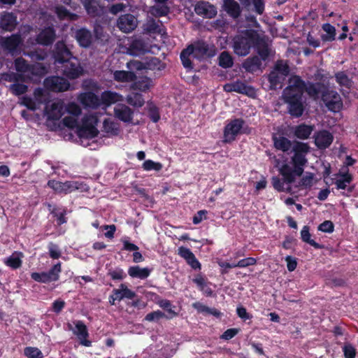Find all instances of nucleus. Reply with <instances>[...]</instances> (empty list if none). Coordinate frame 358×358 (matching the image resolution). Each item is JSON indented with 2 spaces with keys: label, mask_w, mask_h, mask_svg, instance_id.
<instances>
[{
  "label": "nucleus",
  "mask_w": 358,
  "mask_h": 358,
  "mask_svg": "<svg viewBox=\"0 0 358 358\" xmlns=\"http://www.w3.org/2000/svg\"><path fill=\"white\" fill-rule=\"evenodd\" d=\"M314 130V125H308L305 123L299 124L294 128V135L301 140L308 139Z\"/></svg>",
  "instance_id": "obj_27"
},
{
  "label": "nucleus",
  "mask_w": 358,
  "mask_h": 358,
  "mask_svg": "<svg viewBox=\"0 0 358 358\" xmlns=\"http://www.w3.org/2000/svg\"><path fill=\"white\" fill-rule=\"evenodd\" d=\"M98 129L92 124H88L87 120L83 121V126L78 129V135L81 137L86 136L93 138L98 136Z\"/></svg>",
  "instance_id": "obj_33"
},
{
  "label": "nucleus",
  "mask_w": 358,
  "mask_h": 358,
  "mask_svg": "<svg viewBox=\"0 0 358 358\" xmlns=\"http://www.w3.org/2000/svg\"><path fill=\"white\" fill-rule=\"evenodd\" d=\"M31 77L29 75H24L23 73H12L10 74H7L6 80L8 82H13V83H20V82H27L28 80H31Z\"/></svg>",
  "instance_id": "obj_51"
},
{
  "label": "nucleus",
  "mask_w": 358,
  "mask_h": 358,
  "mask_svg": "<svg viewBox=\"0 0 358 358\" xmlns=\"http://www.w3.org/2000/svg\"><path fill=\"white\" fill-rule=\"evenodd\" d=\"M9 91L15 96H20L28 91V86L25 84L16 83L10 85Z\"/></svg>",
  "instance_id": "obj_52"
},
{
  "label": "nucleus",
  "mask_w": 358,
  "mask_h": 358,
  "mask_svg": "<svg viewBox=\"0 0 358 358\" xmlns=\"http://www.w3.org/2000/svg\"><path fill=\"white\" fill-rule=\"evenodd\" d=\"M23 38L20 34H13L9 36L0 38V47L3 52L12 56L20 54Z\"/></svg>",
  "instance_id": "obj_4"
},
{
  "label": "nucleus",
  "mask_w": 358,
  "mask_h": 358,
  "mask_svg": "<svg viewBox=\"0 0 358 358\" xmlns=\"http://www.w3.org/2000/svg\"><path fill=\"white\" fill-rule=\"evenodd\" d=\"M17 25V15L13 12L4 11L0 16V29L5 31H13Z\"/></svg>",
  "instance_id": "obj_15"
},
{
  "label": "nucleus",
  "mask_w": 358,
  "mask_h": 358,
  "mask_svg": "<svg viewBox=\"0 0 358 358\" xmlns=\"http://www.w3.org/2000/svg\"><path fill=\"white\" fill-rule=\"evenodd\" d=\"M23 254L21 252H14L10 256L3 259L4 264L13 270L20 268L22 264V258Z\"/></svg>",
  "instance_id": "obj_30"
},
{
  "label": "nucleus",
  "mask_w": 358,
  "mask_h": 358,
  "mask_svg": "<svg viewBox=\"0 0 358 358\" xmlns=\"http://www.w3.org/2000/svg\"><path fill=\"white\" fill-rule=\"evenodd\" d=\"M55 13L60 20H76L78 15L70 12L65 6H59L56 7Z\"/></svg>",
  "instance_id": "obj_47"
},
{
  "label": "nucleus",
  "mask_w": 358,
  "mask_h": 358,
  "mask_svg": "<svg viewBox=\"0 0 358 358\" xmlns=\"http://www.w3.org/2000/svg\"><path fill=\"white\" fill-rule=\"evenodd\" d=\"M322 100L329 111L337 113L343 108V101L340 94L334 91L326 89L322 92Z\"/></svg>",
  "instance_id": "obj_7"
},
{
  "label": "nucleus",
  "mask_w": 358,
  "mask_h": 358,
  "mask_svg": "<svg viewBox=\"0 0 358 358\" xmlns=\"http://www.w3.org/2000/svg\"><path fill=\"white\" fill-rule=\"evenodd\" d=\"M233 64V59L228 52L224 51L220 55L219 65L221 67L227 69L231 67Z\"/></svg>",
  "instance_id": "obj_54"
},
{
  "label": "nucleus",
  "mask_w": 358,
  "mask_h": 358,
  "mask_svg": "<svg viewBox=\"0 0 358 358\" xmlns=\"http://www.w3.org/2000/svg\"><path fill=\"white\" fill-rule=\"evenodd\" d=\"M103 131L110 136H117L120 133V125L117 122L107 118L103 122Z\"/></svg>",
  "instance_id": "obj_43"
},
{
  "label": "nucleus",
  "mask_w": 358,
  "mask_h": 358,
  "mask_svg": "<svg viewBox=\"0 0 358 358\" xmlns=\"http://www.w3.org/2000/svg\"><path fill=\"white\" fill-rule=\"evenodd\" d=\"M117 26L122 31L129 33L136 27L137 20L132 14H124L118 18Z\"/></svg>",
  "instance_id": "obj_16"
},
{
  "label": "nucleus",
  "mask_w": 358,
  "mask_h": 358,
  "mask_svg": "<svg viewBox=\"0 0 358 358\" xmlns=\"http://www.w3.org/2000/svg\"><path fill=\"white\" fill-rule=\"evenodd\" d=\"M78 100L85 108L96 109L101 105L99 97L92 92L81 93L78 96Z\"/></svg>",
  "instance_id": "obj_19"
},
{
  "label": "nucleus",
  "mask_w": 358,
  "mask_h": 358,
  "mask_svg": "<svg viewBox=\"0 0 358 358\" xmlns=\"http://www.w3.org/2000/svg\"><path fill=\"white\" fill-rule=\"evenodd\" d=\"M336 81L342 87L350 89L352 86V80L344 71H338L335 74Z\"/></svg>",
  "instance_id": "obj_53"
},
{
  "label": "nucleus",
  "mask_w": 358,
  "mask_h": 358,
  "mask_svg": "<svg viewBox=\"0 0 358 358\" xmlns=\"http://www.w3.org/2000/svg\"><path fill=\"white\" fill-rule=\"evenodd\" d=\"M56 37L55 29L48 27L43 29L37 36L36 41L37 43L42 45H50L53 43Z\"/></svg>",
  "instance_id": "obj_22"
},
{
  "label": "nucleus",
  "mask_w": 358,
  "mask_h": 358,
  "mask_svg": "<svg viewBox=\"0 0 358 358\" xmlns=\"http://www.w3.org/2000/svg\"><path fill=\"white\" fill-rule=\"evenodd\" d=\"M337 176L340 178L337 179L334 184L337 189L347 190L346 193H343V195L349 196L355 189V185H350L353 180V176L349 172V169L345 171H339Z\"/></svg>",
  "instance_id": "obj_11"
},
{
  "label": "nucleus",
  "mask_w": 358,
  "mask_h": 358,
  "mask_svg": "<svg viewBox=\"0 0 358 358\" xmlns=\"http://www.w3.org/2000/svg\"><path fill=\"white\" fill-rule=\"evenodd\" d=\"M95 40L101 45H106L109 41V35L104 31L102 26L96 24L94 27Z\"/></svg>",
  "instance_id": "obj_45"
},
{
  "label": "nucleus",
  "mask_w": 358,
  "mask_h": 358,
  "mask_svg": "<svg viewBox=\"0 0 358 358\" xmlns=\"http://www.w3.org/2000/svg\"><path fill=\"white\" fill-rule=\"evenodd\" d=\"M44 87L54 92H62L67 91L70 87L69 82L63 77L49 76L43 81Z\"/></svg>",
  "instance_id": "obj_9"
},
{
  "label": "nucleus",
  "mask_w": 358,
  "mask_h": 358,
  "mask_svg": "<svg viewBox=\"0 0 358 358\" xmlns=\"http://www.w3.org/2000/svg\"><path fill=\"white\" fill-rule=\"evenodd\" d=\"M127 102L134 107H141L145 103L143 95L138 92H131L127 96Z\"/></svg>",
  "instance_id": "obj_48"
},
{
  "label": "nucleus",
  "mask_w": 358,
  "mask_h": 358,
  "mask_svg": "<svg viewBox=\"0 0 358 358\" xmlns=\"http://www.w3.org/2000/svg\"><path fill=\"white\" fill-rule=\"evenodd\" d=\"M142 168L146 171L152 170L159 171L162 169L163 166L160 162H155L151 159H147L143 163Z\"/></svg>",
  "instance_id": "obj_57"
},
{
  "label": "nucleus",
  "mask_w": 358,
  "mask_h": 358,
  "mask_svg": "<svg viewBox=\"0 0 358 358\" xmlns=\"http://www.w3.org/2000/svg\"><path fill=\"white\" fill-rule=\"evenodd\" d=\"M252 128L249 127L242 118L231 120L224 127L223 140L225 143L234 141L238 135L250 134Z\"/></svg>",
  "instance_id": "obj_2"
},
{
  "label": "nucleus",
  "mask_w": 358,
  "mask_h": 358,
  "mask_svg": "<svg viewBox=\"0 0 358 358\" xmlns=\"http://www.w3.org/2000/svg\"><path fill=\"white\" fill-rule=\"evenodd\" d=\"M189 45L193 46L194 57L198 59L212 58L216 55V48L203 40H199Z\"/></svg>",
  "instance_id": "obj_8"
},
{
  "label": "nucleus",
  "mask_w": 358,
  "mask_h": 358,
  "mask_svg": "<svg viewBox=\"0 0 358 358\" xmlns=\"http://www.w3.org/2000/svg\"><path fill=\"white\" fill-rule=\"evenodd\" d=\"M62 272L61 262L55 264L48 271L33 272L31 273V278L40 283H50L57 281Z\"/></svg>",
  "instance_id": "obj_6"
},
{
  "label": "nucleus",
  "mask_w": 358,
  "mask_h": 358,
  "mask_svg": "<svg viewBox=\"0 0 358 358\" xmlns=\"http://www.w3.org/2000/svg\"><path fill=\"white\" fill-rule=\"evenodd\" d=\"M301 238L304 243H308L315 249H322L324 245L315 242L311 239V234L310 233V228L308 226H304L301 231Z\"/></svg>",
  "instance_id": "obj_42"
},
{
  "label": "nucleus",
  "mask_w": 358,
  "mask_h": 358,
  "mask_svg": "<svg viewBox=\"0 0 358 358\" xmlns=\"http://www.w3.org/2000/svg\"><path fill=\"white\" fill-rule=\"evenodd\" d=\"M14 65L15 70L19 73H28L29 70L30 64L22 57L16 58L14 61Z\"/></svg>",
  "instance_id": "obj_55"
},
{
  "label": "nucleus",
  "mask_w": 358,
  "mask_h": 358,
  "mask_svg": "<svg viewBox=\"0 0 358 358\" xmlns=\"http://www.w3.org/2000/svg\"><path fill=\"white\" fill-rule=\"evenodd\" d=\"M228 23L227 20L223 18H217V20H214L211 22V27L215 29V30H217L220 32H224L226 29L227 28Z\"/></svg>",
  "instance_id": "obj_62"
},
{
  "label": "nucleus",
  "mask_w": 358,
  "mask_h": 358,
  "mask_svg": "<svg viewBox=\"0 0 358 358\" xmlns=\"http://www.w3.org/2000/svg\"><path fill=\"white\" fill-rule=\"evenodd\" d=\"M257 264V259L254 257H246L239 260L236 265H229L226 264V266L228 267H239V268H245L250 266H254Z\"/></svg>",
  "instance_id": "obj_61"
},
{
  "label": "nucleus",
  "mask_w": 358,
  "mask_h": 358,
  "mask_svg": "<svg viewBox=\"0 0 358 358\" xmlns=\"http://www.w3.org/2000/svg\"><path fill=\"white\" fill-rule=\"evenodd\" d=\"M158 304L167 312L168 315H166V319L170 320L178 315V313L171 308V303L169 300L162 299L158 303Z\"/></svg>",
  "instance_id": "obj_56"
},
{
  "label": "nucleus",
  "mask_w": 358,
  "mask_h": 358,
  "mask_svg": "<svg viewBox=\"0 0 358 358\" xmlns=\"http://www.w3.org/2000/svg\"><path fill=\"white\" fill-rule=\"evenodd\" d=\"M28 73L31 78L36 77L38 80L44 77L48 73V68L42 63L36 62L30 64ZM33 78H31L32 80Z\"/></svg>",
  "instance_id": "obj_32"
},
{
  "label": "nucleus",
  "mask_w": 358,
  "mask_h": 358,
  "mask_svg": "<svg viewBox=\"0 0 358 358\" xmlns=\"http://www.w3.org/2000/svg\"><path fill=\"white\" fill-rule=\"evenodd\" d=\"M285 102L287 104L288 112L294 117H300L303 114L305 107L303 102V95L301 94H283Z\"/></svg>",
  "instance_id": "obj_5"
},
{
  "label": "nucleus",
  "mask_w": 358,
  "mask_h": 358,
  "mask_svg": "<svg viewBox=\"0 0 358 358\" xmlns=\"http://www.w3.org/2000/svg\"><path fill=\"white\" fill-rule=\"evenodd\" d=\"M107 275L113 280H122L127 276L123 269L119 267L108 269Z\"/></svg>",
  "instance_id": "obj_60"
},
{
  "label": "nucleus",
  "mask_w": 358,
  "mask_h": 358,
  "mask_svg": "<svg viewBox=\"0 0 358 358\" xmlns=\"http://www.w3.org/2000/svg\"><path fill=\"white\" fill-rule=\"evenodd\" d=\"M322 30L326 33L321 35V39L324 42H331L336 39V28L329 23H324L322 26Z\"/></svg>",
  "instance_id": "obj_41"
},
{
  "label": "nucleus",
  "mask_w": 358,
  "mask_h": 358,
  "mask_svg": "<svg viewBox=\"0 0 358 358\" xmlns=\"http://www.w3.org/2000/svg\"><path fill=\"white\" fill-rule=\"evenodd\" d=\"M326 89L325 86L321 83H308L306 84L304 92H306L311 97H317L320 93L322 94V92Z\"/></svg>",
  "instance_id": "obj_38"
},
{
  "label": "nucleus",
  "mask_w": 358,
  "mask_h": 358,
  "mask_svg": "<svg viewBox=\"0 0 358 358\" xmlns=\"http://www.w3.org/2000/svg\"><path fill=\"white\" fill-rule=\"evenodd\" d=\"M62 186V193L68 194L83 189V183L78 181H66Z\"/></svg>",
  "instance_id": "obj_50"
},
{
  "label": "nucleus",
  "mask_w": 358,
  "mask_h": 358,
  "mask_svg": "<svg viewBox=\"0 0 358 358\" xmlns=\"http://www.w3.org/2000/svg\"><path fill=\"white\" fill-rule=\"evenodd\" d=\"M279 173L282 176V180L285 183L291 184L294 182L295 177L297 176L295 172V168L292 169L288 164H285L279 169Z\"/></svg>",
  "instance_id": "obj_34"
},
{
  "label": "nucleus",
  "mask_w": 358,
  "mask_h": 358,
  "mask_svg": "<svg viewBox=\"0 0 358 358\" xmlns=\"http://www.w3.org/2000/svg\"><path fill=\"white\" fill-rule=\"evenodd\" d=\"M113 78L115 81L129 83L136 80V76L134 72L131 71H115L113 73Z\"/></svg>",
  "instance_id": "obj_36"
},
{
  "label": "nucleus",
  "mask_w": 358,
  "mask_h": 358,
  "mask_svg": "<svg viewBox=\"0 0 358 358\" xmlns=\"http://www.w3.org/2000/svg\"><path fill=\"white\" fill-rule=\"evenodd\" d=\"M192 48V45H187L186 48L182 50L180 56L183 66L187 69H193V64L190 59V56L192 55L194 56Z\"/></svg>",
  "instance_id": "obj_40"
},
{
  "label": "nucleus",
  "mask_w": 358,
  "mask_h": 358,
  "mask_svg": "<svg viewBox=\"0 0 358 358\" xmlns=\"http://www.w3.org/2000/svg\"><path fill=\"white\" fill-rule=\"evenodd\" d=\"M290 85L287 87L284 91L285 94H301L303 95L304 89H306V83L300 76H295L289 80Z\"/></svg>",
  "instance_id": "obj_21"
},
{
  "label": "nucleus",
  "mask_w": 358,
  "mask_h": 358,
  "mask_svg": "<svg viewBox=\"0 0 358 358\" xmlns=\"http://www.w3.org/2000/svg\"><path fill=\"white\" fill-rule=\"evenodd\" d=\"M280 73L282 76H287L289 73V67L287 64L284 63L282 60H279L275 65V70Z\"/></svg>",
  "instance_id": "obj_63"
},
{
  "label": "nucleus",
  "mask_w": 358,
  "mask_h": 358,
  "mask_svg": "<svg viewBox=\"0 0 358 358\" xmlns=\"http://www.w3.org/2000/svg\"><path fill=\"white\" fill-rule=\"evenodd\" d=\"M314 143L320 150H325L329 148L334 141V136L331 132L326 129L316 131L314 134Z\"/></svg>",
  "instance_id": "obj_13"
},
{
  "label": "nucleus",
  "mask_w": 358,
  "mask_h": 358,
  "mask_svg": "<svg viewBox=\"0 0 358 358\" xmlns=\"http://www.w3.org/2000/svg\"><path fill=\"white\" fill-rule=\"evenodd\" d=\"M310 146L306 143L294 141L292 146L293 156L291 161L297 176H301L303 173V167L308 163L306 155L310 152Z\"/></svg>",
  "instance_id": "obj_3"
},
{
  "label": "nucleus",
  "mask_w": 358,
  "mask_h": 358,
  "mask_svg": "<svg viewBox=\"0 0 358 358\" xmlns=\"http://www.w3.org/2000/svg\"><path fill=\"white\" fill-rule=\"evenodd\" d=\"M262 61L258 56H252L247 58L243 63V67L246 71L254 73L260 69Z\"/></svg>",
  "instance_id": "obj_35"
},
{
  "label": "nucleus",
  "mask_w": 358,
  "mask_h": 358,
  "mask_svg": "<svg viewBox=\"0 0 358 358\" xmlns=\"http://www.w3.org/2000/svg\"><path fill=\"white\" fill-rule=\"evenodd\" d=\"M48 210L53 217L57 218V224L60 226L67 222V218L66 217V209L65 208H59L57 206H52L51 204L48 205Z\"/></svg>",
  "instance_id": "obj_31"
},
{
  "label": "nucleus",
  "mask_w": 358,
  "mask_h": 358,
  "mask_svg": "<svg viewBox=\"0 0 358 358\" xmlns=\"http://www.w3.org/2000/svg\"><path fill=\"white\" fill-rule=\"evenodd\" d=\"M74 324L76 329L74 334L80 339V343L85 347H90L92 345V341L87 339L89 333L87 326L81 320H78Z\"/></svg>",
  "instance_id": "obj_23"
},
{
  "label": "nucleus",
  "mask_w": 358,
  "mask_h": 358,
  "mask_svg": "<svg viewBox=\"0 0 358 358\" xmlns=\"http://www.w3.org/2000/svg\"><path fill=\"white\" fill-rule=\"evenodd\" d=\"M152 269L149 268H141L139 266H132L128 269V274L133 278L141 280L146 279L151 273Z\"/></svg>",
  "instance_id": "obj_29"
},
{
  "label": "nucleus",
  "mask_w": 358,
  "mask_h": 358,
  "mask_svg": "<svg viewBox=\"0 0 358 358\" xmlns=\"http://www.w3.org/2000/svg\"><path fill=\"white\" fill-rule=\"evenodd\" d=\"M192 281L206 296H211L213 295V289L207 285L206 279L201 274H197Z\"/></svg>",
  "instance_id": "obj_37"
},
{
  "label": "nucleus",
  "mask_w": 358,
  "mask_h": 358,
  "mask_svg": "<svg viewBox=\"0 0 358 358\" xmlns=\"http://www.w3.org/2000/svg\"><path fill=\"white\" fill-rule=\"evenodd\" d=\"M120 95L117 92L112 91H104L101 95L100 101L106 106H110L116 103L120 99Z\"/></svg>",
  "instance_id": "obj_46"
},
{
  "label": "nucleus",
  "mask_w": 358,
  "mask_h": 358,
  "mask_svg": "<svg viewBox=\"0 0 358 358\" xmlns=\"http://www.w3.org/2000/svg\"><path fill=\"white\" fill-rule=\"evenodd\" d=\"M24 355L27 358H43L42 352L36 347H26L24 349Z\"/></svg>",
  "instance_id": "obj_58"
},
{
  "label": "nucleus",
  "mask_w": 358,
  "mask_h": 358,
  "mask_svg": "<svg viewBox=\"0 0 358 358\" xmlns=\"http://www.w3.org/2000/svg\"><path fill=\"white\" fill-rule=\"evenodd\" d=\"M131 88L134 90H140L141 92H146L150 89L152 85V80L147 76L141 77L138 80L133 81Z\"/></svg>",
  "instance_id": "obj_39"
},
{
  "label": "nucleus",
  "mask_w": 358,
  "mask_h": 358,
  "mask_svg": "<svg viewBox=\"0 0 358 358\" xmlns=\"http://www.w3.org/2000/svg\"><path fill=\"white\" fill-rule=\"evenodd\" d=\"M62 107L58 103H53L48 113L49 118L55 120H59L62 115Z\"/></svg>",
  "instance_id": "obj_59"
},
{
  "label": "nucleus",
  "mask_w": 358,
  "mask_h": 358,
  "mask_svg": "<svg viewBox=\"0 0 358 358\" xmlns=\"http://www.w3.org/2000/svg\"><path fill=\"white\" fill-rule=\"evenodd\" d=\"M260 36L254 29H245L236 34L232 39L234 52L238 56H246L250 49L258 44Z\"/></svg>",
  "instance_id": "obj_1"
},
{
  "label": "nucleus",
  "mask_w": 358,
  "mask_h": 358,
  "mask_svg": "<svg viewBox=\"0 0 358 358\" xmlns=\"http://www.w3.org/2000/svg\"><path fill=\"white\" fill-rule=\"evenodd\" d=\"M87 13L91 17H99L103 13V8L96 0H80Z\"/></svg>",
  "instance_id": "obj_25"
},
{
  "label": "nucleus",
  "mask_w": 358,
  "mask_h": 358,
  "mask_svg": "<svg viewBox=\"0 0 358 358\" xmlns=\"http://www.w3.org/2000/svg\"><path fill=\"white\" fill-rule=\"evenodd\" d=\"M136 68L138 70H141L143 69H150V70H155V69L160 70L162 65L161 60L157 57H152L151 59L148 60L145 62L144 66H143V64L140 62H136Z\"/></svg>",
  "instance_id": "obj_44"
},
{
  "label": "nucleus",
  "mask_w": 358,
  "mask_h": 358,
  "mask_svg": "<svg viewBox=\"0 0 358 358\" xmlns=\"http://www.w3.org/2000/svg\"><path fill=\"white\" fill-rule=\"evenodd\" d=\"M178 254L186 261V263L190 266L192 269L199 271L201 269V263L190 249L180 246L178 248Z\"/></svg>",
  "instance_id": "obj_20"
},
{
  "label": "nucleus",
  "mask_w": 358,
  "mask_h": 358,
  "mask_svg": "<svg viewBox=\"0 0 358 358\" xmlns=\"http://www.w3.org/2000/svg\"><path fill=\"white\" fill-rule=\"evenodd\" d=\"M224 10L233 19L238 18L241 15V8L235 0H224Z\"/></svg>",
  "instance_id": "obj_26"
},
{
  "label": "nucleus",
  "mask_w": 358,
  "mask_h": 358,
  "mask_svg": "<svg viewBox=\"0 0 358 358\" xmlns=\"http://www.w3.org/2000/svg\"><path fill=\"white\" fill-rule=\"evenodd\" d=\"M52 57L55 63L62 64L65 62H69L71 59H76L73 56L70 49L67 47L66 44L63 41H57L54 46L52 50Z\"/></svg>",
  "instance_id": "obj_10"
},
{
  "label": "nucleus",
  "mask_w": 358,
  "mask_h": 358,
  "mask_svg": "<svg viewBox=\"0 0 358 358\" xmlns=\"http://www.w3.org/2000/svg\"><path fill=\"white\" fill-rule=\"evenodd\" d=\"M130 53L133 55H140L146 51L145 43L140 39L132 41L129 47Z\"/></svg>",
  "instance_id": "obj_49"
},
{
  "label": "nucleus",
  "mask_w": 358,
  "mask_h": 358,
  "mask_svg": "<svg viewBox=\"0 0 358 358\" xmlns=\"http://www.w3.org/2000/svg\"><path fill=\"white\" fill-rule=\"evenodd\" d=\"M285 76H282L276 71H271L268 75V82L271 87H276L280 85Z\"/></svg>",
  "instance_id": "obj_64"
},
{
  "label": "nucleus",
  "mask_w": 358,
  "mask_h": 358,
  "mask_svg": "<svg viewBox=\"0 0 358 358\" xmlns=\"http://www.w3.org/2000/svg\"><path fill=\"white\" fill-rule=\"evenodd\" d=\"M272 141L274 148L278 150L285 152L292 148V141L285 136L273 134Z\"/></svg>",
  "instance_id": "obj_28"
},
{
  "label": "nucleus",
  "mask_w": 358,
  "mask_h": 358,
  "mask_svg": "<svg viewBox=\"0 0 358 358\" xmlns=\"http://www.w3.org/2000/svg\"><path fill=\"white\" fill-rule=\"evenodd\" d=\"M74 37L78 45L83 48H90L93 42V35L90 30L80 27L74 31Z\"/></svg>",
  "instance_id": "obj_14"
},
{
  "label": "nucleus",
  "mask_w": 358,
  "mask_h": 358,
  "mask_svg": "<svg viewBox=\"0 0 358 358\" xmlns=\"http://www.w3.org/2000/svg\"><path fill=\"white\" fill-rule=\"evenodd\" d=\"M195 13L206 18H213L217 15V8L207 1H198L194 6Z\"/></svg>",
  "instance_id": "obj_17"
},
{
  "label": "nucleus",
  "mask_w": 358,
  "mask_h": 358,
  "mask_svg": "<svg viewBox=\"0 0 358 358\" xmlns=\"http://www.w3.org/2000/svg\"><path fill=\"white\" fill-rule=\"evenodd\" d=\"M223 90L226 92H235L249 96H252L255 94V88L253 87L248 85L239 80L233 83H226L223 86Z\"/></svg>",
  "instance_id": "obj_12"
},
{
  "label": "nucleus",
  "mask_w": 358,
  "mask_h": 358,
  "mask_svg": "<svg viewBox=\"0 0 358 358\" xmlns=\"http://www.w3.org/2000/svg\"><path fill=\"white\" fill-rule=\"evenodd\" d=\"M115 117L124 122H131L133 119L134 111L124 104H119L114 108Z\"/></svg>",
  "instance_id": "obj_24"
},
{
  "label": "nucleus",
  "mask_w": 358,
  "mask_h": 358,
  "mask_svg": "<svg viewBox=\"0 0 358 358\" xmlns=\"http://www.w3.org/2000/svg\"><path fill=\"white\" fill-rule=\"evenodd\" d=\"M62 64H63L62 69V73L69 79L73 80L78 78L83 73V69L78 61L73 62L70 59L69 62H65Z\"/></svg>",
  "instance_id": "obj_18"
}]
</instances>
